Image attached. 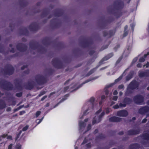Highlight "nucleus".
Here are the masks:
<instances>
[{
    "label": "nucleus",
    "instance_id": "f257e3e1",
    "mask_svg": "<svg viewBox=\"0 0 149 149\" xmlns=\"http://www.w3.org/2000/svg\"><path fill=\"white\" fill-rule=\"evenodd\" d=\"M101 110L100 109L96 113V116L93 119V123L94 124L96 123L99 122L101 120V117L103 116L104 113H102L100 115H98L99 113L101 112Z\"/></svg>",
    "mask_w": 149,
    "mask_h": 149
},
{
    "label": "nucleus",
    "instance_id": "f03ea898",
    "mask_svg": "<svg viewBox=\"0 0 149 149\" xmlns=\"http://www.w3.org/2000/svg\"><path fill=\"white\" fill-rule=\"evenodd\" d=\"M143 98L141 96L136 97L135 98V101L136 103L138 104H141L143 102Z\"/></svg>",
    "mask_w": 149,
    "mask_h": 149
},
{
    "label": "nucleus",
    "instance_id": "7ed1b4c3",
    "mask_svg": "<svg viewBox=\"0 0 149 149\" xmlns=\"http://www.w3.org/2000/svg\"><path fill=\"white\" fill-rule=\"evenodd\" d=\"M117 115L118 116H125L127 115V112L126 111L123 110L118 111Z\"/></svg>",
    "mask_w": 149,
    "mask_h": 149
},
{
    "label": "nucleus",
    "instance_id": "20e7f679",
    "mask_svg": "<svg viewBox=\"0 0 149 149\" xmlns=\"http://www.w3.org/2000/svg\"><path fill=\"white\" fill-rule=\"evenodd\" d=\"M110 120L113 121L119 122L121 120V119L117 117H114L110 119Z\"/></svg>",
    "mask_w": 149,
    "mask_h": 149
},
{
    "label": "nucleus",
    "instance_id": "39448f33",
    "mask_svg": "<svg viewBox=\"0 0 149 149\" xmlns=\"http://www.w3.org/2000/svg\"><path fill=\"white\" fill-rule=\"evenodd\" d=\"M149 55V52L147 53V54H145L144 55V57H141V58L139 60V62H143L144 61H145V58L146 57L148 56Z\"/></svg>",
    "mask_w": 149,
    "mask_h": 149
},
{
    "label": "nucleus",
    "instance_id": "423d86ee",
    "mask_svg": "<svg viewBox=\"0 0 149 149\" xmlns=\"http://www.w3.org/2000/svg\"><path fill=\"white\" fill-rule=\"evenodd\" d=\"M147 74H146L144 72H140L139 73V75L140 77H142L145 76L147 75Z\"/></svg>",
    "mask_w": 149,
    "mask_h": 149
},
{
    "label": "nucleus",
    "instance_id": "0eeeda50",
    "mask_svg": "<svg viewBox=\"0 0 149 149\" xmlns=\"http://www.w3.org/2000/svg\"><path fill=\"white\" fill-rule=\"evenodd\" d=\"M133 74L132 73H130V74L128 75L126 78V79L127 80H129L132 77V75Z\"/></svg>",
    "mask_w": 149,
    "mask_h": 149
},
{
    "label": "nucleus",
    "instance_id": "6e6552de",
    "mask_svg": "<svg viewBox=\"0 0 149 149\" xmlns=\"http://www.w3.org/2000/svg\"><path fill=\"white\" fill-rule=\"evenodd\" d=\"M40 113H41L40 111H38L36 113V117H38V116L40 115Z\"/></svg>",
    "mask_w": 149,
    "mask_h": 149
},
{
    "label": "nucleus",
    "instance_id": "1a4fd4ad",
    "mask_svg": "<svg viewBox=\"0 0 149 149\" xmlns=\"http://www.w3.org/2000/svg\"><path fill=\"white\" fill-rule=\"evenodd\" d=\"M28 126H26L23 128L22 130L24 131H25L28 129Z\"/></svg>",
    "mask_w": 149,
    "mask_h": 149
},
{
    "label": "nucleus",
    "instance_id": "9d476101",
    "mask_svg": "<svg viewBox=\"0 0 149 149\" xmlns=\"http://www.w3.org/2000/svg\"><path fill=\"white\" fill-rule=\"evenodd\" d=\"M122 77H120L118 78L117 79H116L115 81V82H117L118 81H119L120 80L122 79Z\"/></svg>",
    "mask_w": 149,
    "mask_h": 149
},
{
    "label": "nucleus",
    "instance_id": "9b49d317",
    "mask_svg": "<svg viewBox=\"0 0 149 149\" xmlns=\"http://www.w3.org/2000/svg\"><path fill=\"white\" fill-rule=\"evenodd\" d=\"M114 109H117L119 107V106L118 105H116L113 107Z\"/></svg>",
    "mask_w": 149,
    "mask_h": 149
},
{
    "label": "nucleus",
    "instance_id": "f8f14e48",
    "mask_svg": "<svg viewBox=\"0 0 149 149\" xmlns=\"http://www.w3.org/2000/svg\"><path fill=\"white\" fill-rule=\"evenodd\" d=\"M79 125L80 127H82V126H84V123L83 122L82 123H79Z\"/></svg>",
    "mask_w": 149,
    "mask_h": 149
},
{
    "label": "nucleus",
    "instance_id": "ddd939ff",
    "mask_svg": "<svg viewBox=\"0 0 149 149\" xmlns=\"http://www.w3.org/2000/svg\"><path fill=\"white\" fill-rule=\"evenodd\" d=\"M7 139L9 140H11L12 139V137L11 136H9L7 137Z\"/></svg>",
    "mask_w": 149,
    "mask_h": 149
},
{
    "label": "nucleus",
    "instance_id": "4468645a",
    "mask_svg": "<svg viewBox=\"0 0 149 149\" xmlns=\"http://www.w3.org/2000/svg\"><path fill=\"white\" fill-rule=\"evenodd\" d=\"M149 66V62H147V63L146 64V65H143V67H144L145 66H146V68H147Z\"/></svg>",
    "mask_w": 149,
    "mask_h": 149
},
{
    "label": "nucleus",
    "instance_id": "2eb2a0df",
    "mask_svg": "<svg viewBox=\"0 0 149 149\" xmlns=\"http://www.w3.org/2000/svg\"><path fill=\"white\" fill-rule=\"evenodd\" d=\"M22 94L21 93H17L16 94V95L18 97H20L22 96Z\"/></svg>",
    "mask_w": 149,
    "mask_h": 149
},
{
    "label": "nucleus",
    "instance_id": "dca6fc26",
    "mask_svg": "<svg viewBox=\"0 0 149 149\" xmlns=\"http://www.w3.org/2000/svg\"><path fill=\"white\" fill-rule=\"evenodd\" d=\"M43 118H42V119H38V120H37L36 121H37L38 120H39V122H38V124L39 123H40L42 121V120Z\"/></svg>",
    "mask_w": 149,
    "mask_h": 149
},
{
    "label": "nucleus",
    "instance_id": "f3484780",
    "mask_svg": "<svg viewBox=\"0 0 149 149\" xmlns=\"http://www.w3.org/2000/svg\"><path fill=\"white\" fill-rule=\"evenodd\" d=\"M12 144H10V145L8 147V149H11L12 147Z\"/></svg>",
    "mask_w": 149,
    "mask_h": 149
},
{
    "label": "nucleus",
    "instance_id": "a211bd4d",
    "mask_svg": "<svg viewBox=\"0 0 149 149\" xmlns=\"http://www.w3.org/2000/svg\"><path fill=\"white\" fill-rule=\"evenodd\" d=\"M137 67H139V68H140V67H141V63H139L137 65Z\"/></svg>",
    "mask_w": 149,
    "mask_h": 149
},
{
    "label": "nucleus",
    "instance_id": "6ab92c4d",
    "mask_svg": "<svg viewBox=\"0 0 149 149\" xmlns=\"http://www.w3.org/2000/svg\"><path fill=\"white\" fill-rule=\"evenodd\" d=\"M21 146L20 145H18L17 147V149H20L21 148Z\"/></svg>",
    "mask_w": 149,
    "mask_h": 149
},
{
    "label": "nucleus",
    "instance_id": "aec40b11",
    "mask_svg": "<svg viewBox=\"0 0 149 149\" xmlns=\"http://www.w3.org/2000/svg\"><path fill=\"white\" fill-rule=\"evenodd\" d=\"M123 85H120L118 87V88L119 89H121L123 88Z\"/></svg>",
    "mask_w": 149,
    "mask_h": 149
},
{
    "label": "nucleus",
    "instance_id": "412c9836",
    "mask_svg": "<svg viewBox=\"0 0 149 149\" xmlns=\"http://www.w3.org/2000/svg\"><path fill=\"white\" fill-rule=\"evenodd\" d=\"M117 93H118L117 91H116L115 90L114 91V92L113 93V94L114 95H116L117 94Z\"/></svg>",
    "mask_w": 149,
    "mask_h": 149
},
{
    "label": "nucleus",
    "instance_id": "4be33fe9",
    "mask_svg": "<svg viewBox=\"0 0 149 149\" xmlns=\"http://www.w3.org/2000/svg\"><path fill=\"white\" fill-rule=\"evenodd\" d=\"M117 99V97L116 96H114L113 97V99L114 100H116Z\"/></svg>",
    "mask_w": 149,
    "mask_h": 149
},
{
    "label": "nucleus",
    "instance_id": "5701e85b",
    "mask_svg": "<svg viewBox=\"0 0 149 149\" xmlns=\"http://www.w3.org/2000/svg\"><path fill=\"white\" fill-rule=\"evenodd\" d=\"M68 89V87H66L64 88V91H66Z\"/></svg>",
    "mask_w": 149,
    "mask_h": 149
},
{
    "label": "nucleus",
    "instance_id": "b1692460",
    "mask_svg": "<svg viewBox=\"0 0 149 149\" xmlns=\"http://www.w3.org/2000/svg\"><path fill=\"white\" fill-rule=\"evenodd\" d=\"M146 121H147V119H144L142 121V122L143 123H145Z\"/></svg>",
    "mask_w": 149,
    "mask_h": 149
},
{
    "label": "nucleus",
    "instance_id": "393cba45",
    "mask_svg": "<svg viewBox=\"0 0 149 149\" xmlns=\"http://www.w3.org/2000/svg\"><path fill=\"white\" fill-rule=\"evenodd\" d=\"M109 55H110V56L109 57H108L107 59H106L107 60L109 58H110L111 57H112L113 55V54H110Z\"/></svg>",
    "mask_w": 149,
    "mask_h": 149
},
{
    "label": "nucleus",
    "instance_id": "a878e982",
    "mask_svg": "<svg viewBox=\"0 0 149 149\" xmlns=\"http://www.w3.org/2000/svg\"><path fill=\"white\" fill-rule=\"evenodd\" d=\"M137 58H135L133 60V62H136V61H137Z\"/></svg>",
    "mask_w": 149,
    "mask_h": 149
},
{
    "label": "nucleus",
    "instance_id": "bb28decb",
    "mask_svg": "<svg viewBox=\"0 0 149 149\" xmlns=\"http://www.w3.org/2000/svg\"><path fill=\"white\" fill-rule=\"evenodd\" d=\"M105 98V97L104 95H102L101 97V99L102 100L104 99Z\"/></svg>",
    "mask_w": 149,
    "mask_h": 149
},
{
    "label": "nucleus",
    "instance_id": "cd10ccee",
    "mask_svg": "<svg viewBox=\"0 0 149 149\" xmlns=\"http://www.w3.org/2000/svg\"><path fill=\"white\" fill-rule=\"evenodd\" d=\"M6 135L3 134V135H2V137H3V138H5L6 137Z\"/></svg>",
    "mask_w": 149,
    "mask_h": 149
},
{
    "label": "nucleus",
    "instance_id": "c85d7f7f",
    "mask_svg": "<svg viewBox=\"0 0 149 149\" xmlns=\"http://www.w3.org/2000/svg\"><path fill=\"white\" fill-rule=\"evenodd\" d=\"M88 119H86L85 120L84 122H86L88 121Z\"/></svg>",
    "mask_w": 149,
    "mask_h": 149
},
{
    "label": "nucleus",
    "instance_id": "c756f323",
    "mask_svg": "<svg viewBox=\"0 0 149 149\" xmlns=\"http://www.w3.org/2000/svg\"><path fill=\"white\" fill-rule=\"evenodd\" d=\"M119 94H120V95H122V92H120V93Z\"/></svg>",
    "mask_w": 149,
    "mask_h": 149
},
{
    "label": "nucleus",
    "instance_id": "7c9ffc66",
    "mask_svg": "<svg viewBox=\"0 0 149 149\" xmlns=\"http://www.w3.org/2000/svg\"><path fill=\"white\" fill-rule=\"evenodd\" d=\"M109 112V111H108V110H107V111H106V113H108Z\"/></svg>",
    "mask_w": 149,
    "mask_h": 149
},
{
    "label": "nucleus",
    "instance_id": "2f4dec72",
    "mask_svg": "<svg viewBox=\"0 0 149 149\" xmlns=\"http://www.w3.org/2000/svg\"><path fill=\"white\" fill-rule=\"evenodd\" d=\"M111 86H112V85H109V86H108V87H109Z\"/></svg>",
    "mask_w": 149,
    "mask_h": 149
},
{
    "label": "nucleus",
    "instance_id": "473e14b6",
    "mask_svg": "<svg viewBox=\"0 0 149 149\" xmlns=\"http://www.w3.org/2000/svg\"><path fill=\"white\" fill-rule=\"evenodd\" d=\"M107 93H108V91H105V93H106V95H107Z\"/></svg>",
    "mask_w": 149,
    "mask_h": 149
},
{
    "label": "nucleus",
    "instance_id": "72a5a7b5",
    "mask_svg": "<svg viewBox=\"0 0 149 149\" xmlns=\"http://www.w3.org/2000/svg\"><path fill=\"white\" fill-rule=\"evenodd\" d=\"M132 82L131 83V84H130V86H131L132 85Z\"/></svg>",
    "mask_w": 149,
    "mask_h": 149
},
{
    "label": "nucleus",
    "instance_id": "f704fd0d",
    "mask_svg": "<svg viewBox=\"0 0 149 149\" xmlns=\"http://www.w3.org/2000/svg\"><path fill=\"white\" fill-rule=\"evenodd\" d=\"M147 89L148 90H149V86L148 87Z\"/></svg>",
    "mask_w": 149,
    "mask_h": 149
},
{
    "label": "nucleus",
    "instance_id": "c9c22d12",
    "mask_svg": "<svg viewBox=\"0 0 149 149\" xmlns=\"http://www.w3.org/2000/svg\"><path fill=\"white\" fill-rule=\"evenodd\" d=\"M89 129H90L91 128V126H89Z\"/></svg>",
    "mask_w": 149,
    "mask_h": 149
},
{
    "label": "nucleus",
    "instance_id": "e433bc0d",
    "mask_svg": "<svg viewBox=\"0 0 149 149\" xmlns=\"http://www.w3.org/2000/svg\"><path fill=\"white\" fill-rule=\"evenodd\" d=\"M127 26H125V28H127Z\"/></svg>",
    "mask_w": 149,
    "mask_h": 149
},
{
    "label": "nucleus",
    "instance_id": "4c0bfd02",
    "mask_svg": "<svg viewBox=\"0 0 149 149\" xmlns=\"http://www.w3.org/2000/svg\"><path fill=\"white\" fill-rule=\"evenodd\" d=\"M147 72L149 73V70L147 71Z\"/></svg>",
    "mask_w": 149,
    "mask_h": 149
},
{
    "label": "nucleus",
    "instance_id": "58836bf2",
    "mask_svg": "<svg viewBox=\"0 0 149 149\" xmlns=\"http://www.w3.org/2000/svg\"><path fill=\"white\" fill-rule=\"evenodd\" d=\"M43 99H43V98H42V99H41V100H43Z\"/></svg>",
    "mask_w": 149,
    "mask_h": 149
},
{
    "label": "nucleus",
    "instance_id": "ea45409f",
    "mask_svg": "<svg viewBox=\"0 0 149 149\" xmlns=\"http://www.w3.org/2000/svg\"><path fill=\"white\" fill-rule=\"evenodd\" d=\"M44 93H43V94H42V95H43V94H44Z\"/></svg>",
    "mask_w": 149,
    "mask_h": 149
},
{
    "label": "nucleus",
    "instance_id": "a19ab883",
    "mask_svg": "<svg viewBox=\"0 0 149 149\" xmlns=\"http://www.w3.org/2000/svg\"><path fill=\"white\" fill-rule=\"evenodd\" d=\"M74 84H73V86H74ZM72 86H73V85H72Z\"/></svg>",
    "mask_w": 149,
    "mask_h": 149
},
{
    "label": "nucleus",
    "instance_id": "79ce46f5",
    "mask_svg": "<svg viewBox=\"0 0 149 149\" xmlns=\"http://www.w3.org/2000/svg\"><path fill=\"white\" fill-rule=\"evenodd\" d=\"M70 88H72V86H70Z\"/></svg>",
    "mask_w": 149,
    "mask_h": 149
},
{
    "label": "nucleus",
    "instance_id": "37998d69",
    "mask_svg": "<svg viewBox=\"0 0 149 149\" xmlns=\"http://www.w3.org/2000/svg\"><path fill=\"white\" fill-rule=\"evenodd\" d=\"M52 93H51V94H50V95H51V94H52Z\"/></svg>",
    "mask_w": 149,
    "mask_h": 149
},
{
    "label": "nucleus",
    "instance_id": "c03bdc74",
    "mask_svg": "<svg viewBox=\"0 0 149 149\" xmlns=\"http://www.w3.org/2000/svg\"><path fill=\"white\" fill-rule=\"evenodd\" d=\"M78 88H77V89H76L75 90H77V89H78Z\"/></svg>",
    "mask_w": 149,
    "mask_h": 149
},
{
    "label": "nucleus",
    "instance_id": "a18cd8bd",
    "mask_svg": "<svg viewBox=\"0 0 149 149\" xmlns=\"http://www.w3.org/2000/svg\"><path fill=\"white\" fill-rule=\"evenodd\" d=\"M125 105H124L123 106L125 107Z\"/></svg>",
    "mask_w": 149,
    "mask_h": 149
},
{
    "label": "nucleus",
    "instance_id": "49530a36",
    "mask_svg": "<svg viewBox=\"0 0 149 149\" xmlns=\"http://www.w3.org/2000/svg\"><path fill=\"white\" fill-rule=\"evenodd\" d=\"M45 97H44V98H45Z\"/></svg>",
    "mask_w": 149,
    "mask_h": 149
}]
</instances>
